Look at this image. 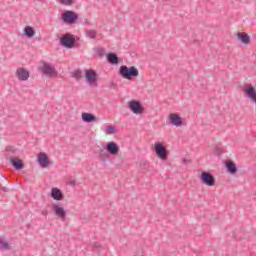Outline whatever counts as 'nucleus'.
Here are the masks:
<instances>
[{
	"label": "nucleus",
	"instance_id": "nucleus-1",
	"mask_svg": "<svg viewBox=\"0 0 256 256\" xmlns=\"http://www.w3.org/2000/svg\"><path fill=\"white\" fill-rule=\"evenodd\" d=\"M119 73L123 79L131 81L133 77H139V69L132 67H127L126 65L120 66Z\"/></svg>",
	"mask_w": 256,
	"mask_h": 256
},
{
	"label": "nucleus",
	"instance_id": "nucleus-2",
	"mask_svg": "<svg viewBox=\"0 0 256 256\" xmlns=\"http://www.w3.org/2000/svg\"><path fill=\"white\" fill-rule=\"evenodd\" d=\"M38 69L45 77H49L50 79L57 77V69H55V65L51 63L42 62Z\"/></svg>",
	"mask_w": 256,
	"mask_h": 256
},
{
	"label": "nucleus",
	"instance_id": "nucleus-3",
	"mask_svg": "<svg viewBox=\"0 0 256 256\" xmlns=\"http://www.w3.org/2000/svg\"><path fill=\"white\" fill-rule=\"evenodd\" d=\"M154 151L157 157H159V159H161L162 161H165L169 156V152L167 151V148L165 147V144L163 142H155Z\"/></svg>",
	"mask_w": 256,
	"mask_h": 256
},
{
	"label": "nucleus",
	"instance_id": "nucleus-4",
	"mask_svg": "<svg viewBox=\"0 0 256 256\" xmlns=\"http://www.w3.org/2000/svg\"><path fill=\"white\" fill-rule=\"evenodd\" d=\"M77 19H79V16L77 15V13H75L71 10H67L64 13H62V21L66 25H73V23H75V21H77Z\"/></svg>",
	"mask_w": 256,
	"mask_h": 256
},
{
	"label": "nucleus",
	"instance_id": "nucleus-5",
	"mask_svg": "<svg viewBox=\"0 0 256 256\" xmlns=\"http://www.w3.org/2000/svg\"><path fill=\"white\" fill-rule=\"evenodd\" d=\"M128 107L132 113L135 115H141L144 113L145 108H143V105H141V102L136 100H131L128 102Z\"/></svg>",
	"mask_w": 256,
	"mask_h": 256
},
{
	"label": "nucleus",
	"instance_id": "nucleus-6",
	"mask_svg": "<svg viewBox=\"0 0 256 256\" xmlns=\"http://www.w3.org/2000/svg\"><path fill=\"white\" fill-rule=\"evenodd\" d=\"M200 181L207 187H213L215 185V177L210 172L203 171L200 175Z\"/></svg>",
	"mask_w": 256,
	"mask_h": 256
},
{
	"label": "nucleus",
	"instance_id": "nucleus-7",
	"mask_svg": "<svg viewBox=\"0 0 256 256\" xmlns=\"http://www.w3.org/2000/svg\"><path fill=\"white\" fill-rule=\"evenodd\" d=\"M168 121L174 127H183V117L179 113H170L168 115Z\"/></svg>",
	"mask_w": 256,
	"mask_h": 256
},
{
	"label": "nucleus",
	"instance_id": "nucleus-8",
	"mask_svg": "<svg viewBox=\"0 0 256 256\" xmlns=\"http://www.w3.org/2000/svg\"><path fill=\"white\" fill-rule=\"evenodd\" d=\"M60 42L64 47L71 49L73 48V45H75V38L69 34H66L61 37Z\"/></svg>",
	"mask_w": 256,
	"mask_h": 256
},
{
	"label": "nucleus",
	"instance_id": "nucleus-9",
	"mask_svg": "<svg viewBox=\"0 0 256 256\" xmlns=\"http://www.w3.org/2000/svg\"><path fill=\"white\" fill-rule=\"evenodd\" d=\"M243 91L246 97H248V99H251V101H254V103H256L255 87H253L252 85H245Z\"/></svg>",
	"mask_w": 256,
	"mask_h": 256
},
{
	"label": "nucleus",
	"instance_id": "nucleus-10",
	"mask_svg": "<svg viewBox=\"0 0 256 256\" xmlns=\"http://www.w3.org/2000/svg\"><path fill=\"white\" fill-rule=\"evenodd\" d=\"M38 164L42 169H47L48 166L51 165V161H49V156L47 154L41 152L38 154Z\"/></svg>",
	"mask_w": 256,
	"mask_h": 256
},
{
	"label": "nucleus",
	"instance_id": "nucleus-11",
	"mask_svg": "<svg viewBox=\"0 0 256 256\" xmlns=\"http://www.w3.org/2000/svg\"><path fill=\"white\" fill-rule=\"evenodd\" d=\"M106 151L113 156L119 155V145L115 142H108L105 147Z\"/></svg>",
	"mask_w": 256,
	"mask_h": 256
},
{
	"label": "nucleus",
	"instance_id": "nucleus-12",
	"mask_svg": "<svg viewBox=\"0 0 256 256\" xmlns=\"http://www.w3.org/2000/svg\"><path fill=\"white\" fill-rule=\"evenodd\" d=\"M52 210L54 211L56 217L65 221V208L61 204H52Z\"/></svg>",
	"mask_w": 256,
	"mask_h": 256
},
{
	"label": "nucleus",
	"instance_id": "nucleus-13",
	"mask_svg": "<svg viewBox=\"0 0 256 256\" xmlns=\"http://www.w3.org/2000/svg\"><path fill=\"white\" fill-rule=\"evenodd\" d=\"M85 77L89 85H95V83H97V72L94 70H86Z\"/></svg>",
	"mask_w": 256,
	"mask_h": 256
},
{
	"label": "nucleus",
	"instance_id": "nucleus-14",
	"mask_svg": "<svg viewBox=\"0 0 256 256\" xmlns=\"http://www.w3.org/2000/svg\"><path fill=\"white\" fill-rule=\"evenodd\" d=\"M16 77H18L19 81H27L29 79V71L25 68H18L16 70Z\"/></svg>",
	"mask_w": 256,
	"mask_h": 256
},
{
	"label": "nucleus",
	"instance_id": "nucleus-15",
	"mask_svg": "<svg viewBox=\"0 0 256 256\" xmlns=\"http://www.w3.org/2000/svg\"><path fill=\"white\" fill-rule=\"evenodd\" d=\"M51 197L54 201H63L64 195L59 188L54 187L51 189Z\"/></svg>",
	"mask_w": 256,
	"mask_h": 256
},
{
	"label": "nucleus",
	"instance_id": "nucleus-16",
	"mask_svg": "<svg viewBox=\"0 0 256 256\" xmlns=\"http://www.w3.org/2000/svg\"><path fill=\"white\" fill-rule=\"evenodd\" d=\"M225 167L228 173H230L231 175H235V173H237V165L235 164V162L227 160L225 162Z\"/></svg>",
	"mask_w": 256,
	"mask_h": 256
},
{
	"label": "nucleus",
	"instance_id": "nucleus-17",
	"mask_svg": "<svg viewBox=\"0 0 256 256\" xmlns=\"http://www.w3.org/2000/svg\"><path fill=\"white\" fill-rule=\"evenodd\" d=\"M81 117L84 123H93L94 121H97V117L91 113L84 112Z\"/></svg>",
	"mask_w": 256,
	"mask_h": 256
},
{
	"label": "nucleus",
	"instance_id": "nucleus-18",
	"mask_svg": "<svg viewBox=\"0 0 256 256\" xmlns=\"http://www.w3.org/2000/svg\"><path fill=\"white\" fill-rule=\"evenodd\" d=\"M237 37L239 41H241V43H243L244 45H249V43H251V37H249V35H247V33L245 32L238 33Z\"/></svg>",
	"mask_w": 256,
	"mask_h": 256
},
{
	"label": "nucleus",
	"instance_id": "nucleus-19",
	"mask_svg": "<svg viewBox=\"0 0 256 256\" xmlns=\"http://www.w3.org/2000/svg\"><path fill=\"white\" fill-rule=\"evenodd\" d=\"M10 163L13 165L15 169L20 171V169H23V161L19 158H11Z\"/></svg>",
	"mask_w": 256,
	"mask_h": 256
},
{
	"label": "nucleus",
	"instance_id": "nucleus-20",
	"mask_svg": "<svg viewBox=\"0 0 256 256\" xmlns=\"http://www.w3.org/2000/svg\"><path fill=\"white\" fill-rule=\"evenodd\" d=\"M24 35L31 39L32 37H35V28L31 26H26L24 28Z\"/></svg>",
	"mask_w": 256,
	"mask_h": 256
},
{
	"label": "nucleus",
	"instance_id": "nucleus-21",
	"mask_svg": "<svg viewBox=\"0 0 256 256\" xmlns=\"http://www.w3.org/2000/svg\"><path fill=\"white\" fill-rule=\"evenodd\" d=\"M0 249H2V251H9V249H11V245L7 239L3 237H0Z\"/></svg>",
	"mask_w": 256,
	"mask_h": 256
},
{
	"label": "nucleus",
	"instance_id": "nucleus-22",
	"mask_svg": "<svg viewBox=\"0 0 256 256\" xmlns=\"http://www.w3.org/2000/svg\"><path fill=\"white\" fill-rule=\"evenodd\" d=\"M107 60L111 63V65H117L119 63V57L115 53H109L107 55Z\"/></svg>",
	"mask_w": 256,
	"mask_h": 256
},
{
	"label": "nucleus",
	"instance_id": "nucleus-23",
	"mask_svg": "<svg viewBox=\"0 0 256 256\" xmlns=\"http://www.w3.org/2000/svg\"><path fill=\"white\" fill-rule=\"evenodd\" d=\"M102 131H104L106 135H113V133H115V126H105L102 128Z\"/></svg>",
	"mask_w": 256,
	"mask_h": 256
},
{
	"label": "nucleus",
	"instance_id": "nucleus-24",
	"mask_svg": "<svg viewBox=\"0 0 256 256\" xmlns=\"http://www.w3.org/2000/svg\"><path fill=\"white\" fill-rule=\"evenodd\" d=\"M85 34L88 39H97V31L95 30H86Z\"/></svg>",
	"mask_w": 256,
	"mask_h": 256
},
{
	"label": "nucleus",
	"instance_id": "nucleus-25",
	"mask_svg": "<svg viewBox=\"0 0 256 256\" xmlns=\"http://www.w3.org/2000/svg\"><path fill=\"white\" fill-rule=\"evenodd\" d=\"M96 53H97L100 57L105 56V48H103V47H98V48H96Z\"/></svg>",
	"mask_w": 256,
	"mask_h": 256
},
{
	"label": "nucleus",
	"instance_id": "nucleus-26",
	"mask_svg": "<svg viewBox=\"0 0 256 256\" xmlns=\"http://www.w3.org/2000/svg\"><path fill=\"white\" fill-rule=\"evenodd\" d=\"M60 3L62 5H73V3H75V0H60Z\"/></svg>",
	"mask_w": 256,
	"mask_h": 256
},
{
	"label": "nucleus",
	"instance_id": "nucleus-27",
	"mask_svg": "<svg viewBox=\"0 0 256 256\" xmlns=\"http://www.w3.org/2000/svg\"><path fill=\"white\" fill-rule=\"evenodd\" d=\"M72 76H73L75 79H81V71H80V70H75V71L72 73Z\"/></svg>",
	"mask_w": 256,
	"mask_h": 256
},
{
	"label": "nucleus",
	"instance_id": "nucleus-28",
	"mask_svg": "<svg viewBox=\"0 0 256 256\" xmlns=\"http://www.w3.org/2000/svg\"><path fill=\"white\" fill-rule=\"evenodd\" d=\"M0 191H4V193H7L9 191V189L5 186H3L2 184H0Z\"/></svg>",
	"mask_w": 256,
	"mask_h": 256
},
{
	"label": "nucleus",
	"instance_id": "nucleus-29",
	"mask_svg": "<svg viewBox=\"0 0 256 256\" xmlns=\"http://www.w3.org/2000/svg\"><path fill=\"white\" fill-rule=\"evenodd\" d=\"M99 247H101V244H99V242H95L94 249H99Z\"/></svg>",
	"mask_w": 256,
	"mask_h": 256
},
{
	"label": "nucleus",
	"instance_id": "nucleus-30",
	"mask_svg": "<svg viewBox=\"0 0 256 256\" xmlns=\"http://www.w3.org/2000/svg\"><path fill=\"white\" fill-rule=\"evenodd\" d=\"M70 185H71L72 187H75V185H76L75 180L70 181Z\"/></svg>",
	"mask_w": 256,
	"mask_h": 256
},
{
	"label": "nucleus",
	"instance_id": "nucleus-31",
	"mask_svg": "<svg viewBox=\"0 0 256 256\" xmlns=\"http://www.w3.org/2000/svg\"><path fill=\"white\" fill-rule=\"evenodd\" d=\"M183 162H184V163H187V160H186V159H184V160H183Z\"/></svg>",
	"mask_w": 256,
	"mask_h": 256
}]
</instances>
